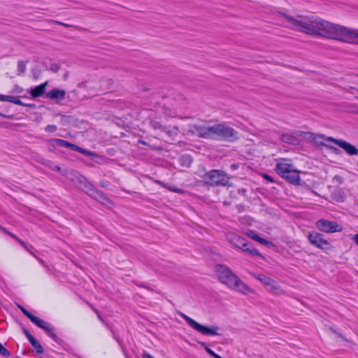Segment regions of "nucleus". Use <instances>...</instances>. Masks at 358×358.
Segmentation results:
<instances>
[{"label": "nucleus", "mask_w": 358, "mask_h": 358, "mask_svg": "<svg viewBox=\"0 0 358 358\" xmlns=\"http://www.w3.org/2000/svg\"><path fill=\"white\" fill-rule=\"evenodd\" d=\"M278 14L284 19L285 26L292 30L343 43H358V29L335 24L313 15L292 16L283 13Z\"/></svg>", "instance_id": "obj_1"}, {"label": "nucleus", "mask_w": 358, "mask_h": 358, "mask_svg": "<svg viewBox=\"0 0 358 358\" xmlns=\"http://www.w3.org/2000/svg\"><path fill=\"white\" fill-rule=\"evenodd\" d=\"M191 131L197 136L204 138L226 141H234L238 138V131L226 122L207 127L194 124L192 126Z\"/></svg>", "instance_id": "obj_2"}, {"label": "nucleus", "mask_w": 358, "mask_h": 358, "mask_svg": "<svg viewBox=\"0 0 358 358\" xmlns=\"http://www.w3.org/2000/svg\"><path fill=\"white\" fill-rule=\"evenodd\" d=\"M215 274L219 280L229 288L247 294L252 293L253 290L244 283L232 271L223 264H218L215 267Z\"/></svg>", "instance_id": "obj_3"}, {"label": "nucleus", "mask_w": 358, "mask_h": 358, "mask_svg": "<svg viewBox=\"0 0 358 358\" xmlns=\"http://www.w3.org/2000/svg\"><path fill=\"white\" fill-rule=\"evenodd\" d=\"M203 182L209 186H228L230 176L222 170L213 169L201 176Z\"/></svg>", "instance_id": "obj_4"}, {"label": "nucleus", "mask_w": 358, "mask_h": 358, "mask_svg": "<svg viewBox=\"0 0 358 358\" xmlns=\"http://www.w3.org/2000/svg\"><path fill=\"white\" fill-rule=\"evenodd\" d=\"M180 315L183 318L185 322L194 330L199 332L200 334L206 336H217L220 335L218 331L220 330L219 327L213 325L211 327H206L198 323L196 321L186 315L184 313H180Z\"/></svg>", "instance_id": "obj_5"}, {"label": "nucleus", "mask_w": 358, "mask_h": 358, "mask_svg": "<svg viewBox=\"0 0 358 358\" xmlns=\"http://www.w3.org/2000/svg\"><path fill=\"white\" fill-rule=\"evenodd\" d=\"M227 240L236 248L242 250L252 255H260L257 250L255 248L248 247V243L243 237L237 234L229 232L226 235Z\"/></svg>", "instance_id": "obj_6"}, {"label": "nucleus", "mask_w": 358, "mask_h": 358, "mask_svg": "<svg viewBox=\"0 0 358 358\" xmlns=\"http://www.w3.org/2000/svg\"><path fill=\"white\" fill-rule=\"evenodd\" d=\"M317 229L324 233L341 231L342 227L336 222L320 219L315 222Z\"/></svg>", "instance_id": "obj_7"}, {"label": "nucleus", "mask_w": 358, "mask_h": 358, "mask_svg": "<svg viewBox=\"0 0 358 358\" xmlns=\"http://www.w3.org/2000/svg\"><path fill=\"white\" fill-rule=\"evenodd\" d=\"M308 239L311 245L320 250H326L330 248L331 245L329 241L323 238V235L317 231L309 232Z\"/></svg>", "instance_id": "obj_8"}, {"label": "nucleus", "mask_w": 358, "mask_h": 358, "mask_svg": "<svg viewBox=\"0 0 358 358\" xmlns=\"http://www.w3.org/2000/svg\"><path fill=\"white\" fill-rule=\"evenodd\" d=\"M322 138L325 139L327 141L333 142L335 144L338 145L340 148L344 150V151L348 154L349 155H358V149H357L354 145L348 143L341 139H336L334 137L329 136L325 137L324 136H321Z\"/></svg>", "instance_id": "obj_9"}, {"label": "nucleus", "mask_w": 358, "mask_h": 358, "mask_svg": "<svg viewBox=\"0 0 358 358\" xmlns=\"http://www.w3.org/2000/svg\"><path fill=\"white\" fill-rule=\"evenodd\" d=\"M294 169V166L289 163L288 159H280L277 161L275 171L280 177L284 178L287 173Z\"/></svg>", "instance_id": "obj_10"}, {"label": "nucleus", "mask_w": 358, "mask_h": 358, "mask_svg": "<svg viewBox=\"0 0 358 358\" xmlns=\"http://www.w3.org/2000/svg\"><path fill=\"white\" fill-rule=\"evenodd\" d=\"M33 323H34L39 328L43 329L55 341L58 342L59 339L55 332L54 327L51 324L41 320L38 317H37Z\"/></svg>", "instance_id": "obj_11"}, {"label": "nucleus", "mask_w": 358, "mask_h": 358, "mask_svg": "<svg viewBox=\"0 0 358 358\" xmlns=\"http://www.w3.org/2000/svg\"><path fill=\"white\" fill-rule=\"evenodd\" d=\"M66 96V91L59 89H53L45 94V97L54 100L57 103L62 101Z\"/></svg>", "instance_id": "obj_12"}, {"label": "nucleus", "mask_w": 358, "mask_h": 358, "mask_svg": "<svg viewBox=\"0 0 358 358\" xmlns=\"http://www.w3.org/2000/svg\"><path fill=\"white\" fill-rule=\"evenodd\" d=\"M48 143L50 144V146L55 147V146H59V147H64L67 148L71 150H73V148H76L77 145L72 144L65 140L59 139V138H55L51 139L48 141Z\"/></svg>", "instance_id": "obj_13"}, {"label": "nucleus", "mask_w": 358, "mask_h": 358, "mask_svg": "<svg viewBox=\"0 0 358 358\" xmlns=\"http://www.w3.org/2000/svg\"><path fill=\"white\" fill-rule=\"evenodd\" d=\"M300 171L296 170V169L291 171L289 173H287L285 177L283 178L291 184L297 185L300 182Z\"/></svg>", "instance_id": "obj_14"}, {"label": "nucleus", "mask_w": 358, "mask_h": 358, "mask_svg": "<svg viewBox=\"0 0 358 358\" xmlns=\"http://www.w3.org/2000/svg\"><path fill=\"white\" fill-rule=\"evenodd\" d=\"M48 85V82L39 85L30 90V94L33 98H37L42 96L45 93V90Z\"/></svg>", "instance_id": "obj_15"}, {"label": "nucleus", "mask_w": 358, "mask_h": 358, "mask_svg": "<svg viewBox=\"0 0 358 358\" xmlns=\"http://www.w3.org/2000/svg\"><path fill=\"white\" fill-rule=\"evenodd\" d=\"M0 101L13 103L19 105V106H31V105H28V104H25V103H22L18 97L13 96H7V95L0 94Z\"/></svg>", "instance_id": "obj_16"}, {"label": "nucleus", "mask_w": 358, "mask_h": 358, "mask_svg": "<svg viewBox=\"0 0 358 358\" xmlns=\"http://www.w3.org/2000/svg\"><path fill=\"white\" fill-rule=\"evenodd\" d=\"M267 289L268 292L273 294L280 295L284 294L283 290L280 288V286L277 284L273 280L268 285Z\"/></svg>", "instance_id": "obj_17"}, {"label": "nucleus", "mask_w": 358, "mask_h": 358, "mask_svg": "<svg viewBox=\"0 0 358 358\" xmlns=\"http://www.w3.org/2000/svg\"><path fill=\"white\" fill-rule=\"evenodd\" d=\"M89 195L95 198L96 199L99 200L100 202L104 203V204H106L107 202H108V199L106 197H104L101 192L96 190V189H91L90 190V192H88Z\"/></svg>", "instance_id": "obj_18"}, {"label": "nucleus", "mask_w": 358, "mask_h": 358, "mask_svg": "<svg viewBox=\"0 0 358 358\" xmlns=\"http://www.w3.org/2000/svg\"><path fill=\"white\" fill-rule=\"evenodd\" d=\"M254 278L259 280L261 282H262L265 286H268V285H270L271 281L273 280L271 278L261 274V275H256L255 273H250Z\"/></svg>", "instance_id": "obj_19"}, {"label": "nucleus", "mask_w": 358, "mask_h": 358, "mask_svg": "<svg viewBox=\"0 0 358 358\" xmlns=\"http://www.w3.org/2000/svg\"><path fill=\"white\" fill-rule=\"evenodd\" d=\"M150 126L152 127V128H153L154 129L157 130V129H159V130H162L164 132H166L168 134H169V131H167L164 127H162V125L157 121H155V120H150Z\"/></svg>", "instance_id": "obj_20"}, {"label": "nucleus", "mask_w": 358, "mask_h": 358, "mask_svg": "<svg viewBox=\"0 0 358 358\" xmlns=\"http://www.w3.org/2000/svg\"><path fill=\"white\" fill-rule=\"evenodd\" d=\"M31 340H33V341H31V342H30V343L35 348L36 352L38 354L42 353L43 352V347L41 346V345L35 338H32Z\"/></svg>", "instance_id": "obj_21"}, {"label": "nucleus", "mask_w": 358, "mask_h": 358, "mask_svg": "<svg viewBox=\"0 0 358 358\" xmlns=\"http://www.w3.org/2000/svg\"><path fill=\"white\" fill-rule=\"evenodd\" d=\"M27 62H24L22 60H20L17 62V71H18V75L22 74L26 71V66H27Z\"/></svg>", "instance_id": "obj_22"}, {"label": "nucleus", "mask_w": 358, "mask_h": 358, "mask_svg": "<svg viewBox=\"0 0 358 358\" xmlns=\"http://www.w3.org/2000/svg\"><path fill=\"white\" fill-rule=\"evenodd\" d=\"M19 308L21 310V311L23 313V314L24 315H26L32 322H34L36 320V319L38 317L34 315L33 314H31V313H29L28 310H27L22 306H19Z\"/></svg>", "instance_id": "obj_23"}, {"label": "nucleus", "mask_w": 358, "mask_h": 358, "mask_svg": "<svg viewBox=\"0 0 358 358\" xmlns=\"http://www.w3.org/2000/svg\"><path fill=\"white\" fill-rule=\"evenodd\" d=\"M202 346H203L205 348V350L211 356H213V357L215 358H222L219 355L216 354L215 352H214L210 348H209L206 345V343H203L202 344Z\"/></svg>", "instance_id": "obj_24"}, {"label": "nucleus", "mask_w": 358, "mask_h": 358, "mask_svg": "<svg viewBox=\"0 0 358 358\" xmlns=\"http://www.w3.org/2000/svg\"><path fill=\"white\" fill-rule=\"evenodd\" d=\"M73 151H77V152L83 153V154H84V155H85L87 156H92V155H93V154L92 152H90V151L84 150L82 148H80L78 146H77L76 148H73Z\"/></svg>", "instance_id": "obj_25"}, {"label": "nucleus", "mask_w": 358, "mask_h": 358, "mask_svg": "<svg viewBox=\"0 0 358 358\" xmlns=\"http://www.w3.org/2000/svg\"><path fill=\"white\" fill-rule=\"evenodd\" d=\"M0 354L5 357H8L10 355V353L8 350H6L1 343H0Z\"/></svg>", "instance_id": "obj_26"}, {"label": "nucleus", "mask_w": 358, "mask_h": 358, "mask_svg": "<svg viewBox=\"0 0 358 358\" xmlns=\"http://www.w3.org/2000/svg\"><path fill=\"white\" fill-rule=\"evenodd\" d=\"M57 129V126L54 125V124H49V125L46 126L45 128V131L47 132H50V133H53V132L56 131Z\"/></svg>", "instance_id": "obj_27"}, {"label": "nucleus", "mask_w": 358, "mask_h": 358, "mask_svg": "<svg viewBox=\"0 0 358 358\" xmlns=\"http://www.w3.org/2000/svg\"><path fill=\"white\" fill-rule=\"evenodd\" d=\"M50 71L54 72V73H57L59 71L60 69V66L57 64H52L50 66Z\"/></svg>", "instance_id": "obj_28"}, {"label": "nucleus", "mask_w": 358, "mask_h": 358, "mask_svg": "<svg viewBox=\"0 0 358 358\" xmlns=\"http://www.w3.org/2000/svg\"><path fill=\"white\" fill-rule=\"evenodd\" d=\"M246 235L255 241L257 236H258L254 231L252 230H249L248 231H247Z\"/></svg>", "instance_id": "obj_29"}, {"label": "nucleus", "mask_w": 358, "mask_h": 358, "mask_svg": "<svg viewBox=\"0 0 358 358\" xmlns=\"http://www.w3.org/2000/svg\"><path fill=\"white\" fill-rule=\"evenodd\" d=\"M255 241L263 244V245H268L270 243L269 241H268L267 240H266L263 238L259 237V236H257Z\"/></svg>", "instance_id": "obj_30"}, {"label": "nucleus", "mask_w": 358, "mask_h": 358, "mask_svg": "<svg viewBox=\"0 0 358 358\" xmlns=\"http://www.w3.org/2000/svg\"><path fill=\"white\" fill-rule=\"evenodd\" d=\"M263 178H265L266 180H268L269 182H274L273 179L270 176H268V174H263Z\"/></svg>", "instance_id": "obj_31"}, {"label": "nucleus", "mask_w": 358, "mask_h": 358, "mask_svg": "<svg viewBox=\"0 0 358 358\" xmlns=\"http://www.w3.org/2000/svg\"><path fill=\"white\" fill-rule=\"evenodd\" d=\"M24 334H25V335H26V336H27V338H28V340H29V342H31V341H32L31 339H32V338H34L33 336H31V334H30L27 331H24Z\"/></svg>", "instance_id": "obj_32"}, {"label": "nucleus", "mask_w": 358, "mask_h": 358, "mask_svg": "<svg viewBox=\"0 0 358 358\" xmlns=\"http://www.w3.org/2000/svg\"><path fill=\"white\" fill-rule=\"evenodd\" d=\"M51 169L58 172L61 171L60 167L57 165H53L52 166H51Z\"/></svg>", "instance_id": "obj_33"}, {"label": "nucleus", "mask_w": 358, "mask_h": 358, "mask_svg": "<svg viewBox=\"0 0 358 358\" xmlns=\"http://www.w3.org/2000/svg\"><path fill=\"white\" fill-rule=\"evenodd\" d=\"M17 242L21 245H22L24 248L27 249V244L25 243V242H24L23 241H22L21 239H19L17 241Z\"/></svg>", "instance_id": "obj_34"}, {"label": "nucleus", "mask_w": 358, "mask_h": 358, "mask_svg": "<svg viewBox=\"0 0 358 358\" xmlns=\"http://www.w3.org/2000/svg\"><path fill=\"white\" fill-rule=\"evenodd\" d=\"M55 22L58 24H60V25H62L64 27H71L70 25H69L67 24H65V23H63V22H58V21H55Z\"/></svg>", "instance_id": "obj_35"}, {"label": "nucleus", "mask_w": 358, "mask_h": 358, "mask_svg": "<svg viewBox=\"0 0 358 358\" xmlns=\"http://www.w3.org/2000/svg\"><path fill=\"white\" fill-rule=\"evenodd\" d=\"M352 240L358 245V234L353 236Z\"/></svg>", "instance_id": "obj_36"}, {"label": "nucleus", "mask_w": 358, "mask_h": 358, "mask_svg": "<svg viewBox=\"0 0 358 358\" xmlns=\"http://www.w3.org/2000/svg\"><path fill=\"white\" fill-rule=\"evenodd\" d=\"M169 189L173 192H180V190H179L177 188H173V187H169Z\"/></svg>", "instance_id": "obj_37"}, {"label": "nucleus", "mask_w": 358, "mask_h": 358, "mask_svg": "<svg viewBox=\"0 0 358 358\" xmlns=\"http://www.w3.org/2000/svg\"><path fill=\"white\" fill-rule=\"evenodd\" d=\"M0 116L3 117H7V118H11L13 117V115H6L2 114L1 113H0Z\"/></svg>", "instance_id": "obj_38"}, {"label": "nucleus", "mask_w": 358, "mask_h": 358, "mask_svg": "<svg viewBox=\"0 0 358 358\" xmlns=\"http://www.w3.org/2000/svg\"><path fill=\"white\" fill-rule=\"evenodd\" d=\"M36 259L38 260V262H39L41 264H43V266H45V262H43V259H40V258H38V257H36Z\"/></svg>", "instance_id": "obj_39"}, {"label": "nucleus", "mask_w": 358, "mask_h": 358, "mask_svg": "<svg viewBox=\"0 0 358 358\" xmlns=\"http://www.w3.org/2000/svg\"><path fill=\"white\" fill-rule=\"evenodd\" d=\"M327 147L335 152L338 150L336 148H334L333 146L327 145Z\"/></svg>", "instance_id": "obj_40"}, {"label": "nucleus", "mask_w": 358, "mask_h": 358, "mask_svg": "<svg viewBox=\"0 0 358 358\" xmlns=\"http://www.w3.org/2000/svg\"><path fill=\"white\" fill-rule=\"evenodd\" d=\"M6 232L7 234H8L13 238V237H15V235L13 234L10 233V232H8V231H6Z\"/></svg>", "instance_id": "obj_41"}, {"label": "nucleus", "mask_w": 358, "mask_h": 358, "mask_svg": "<svg viewBox=\"0 0 358 358\" xmlns=\"http://www.w3.org/2000/svg\"><path fill=\"white\" fill-rule=\"evenodd\" d=\"M55 147H52V146H50V144L48 143V149L51 151H52L54 150Z\"/></svg>", "instance_id": "obj_42"}, {"label": "nucleus", "mask_w": 358, "mask_h": 358, "mask_svg": "<svg viewBox=\"0 0 358 358\" xmlns=\"http://www.w3.org/2000/svg\"><path fill=\"white\" fill-rule=\"evenodd\" d=\"M13 238L15 240H16L17 241L20 239L18 237H17L15 235V237H13Z\"/></svg>", "instance_id": "obj_43"}, {"label": "nucleus", "mask_w": 358, "mask_h": 358, "mask_svg": "<svg viewBox=\"0 0 358 358\" xmlns=\"http://www.w3.org/2000/svg\"><path fill=\"white\" fill-rule=\"evenodd\" d=\"M157 183L160 184V185H162V182H159V181H157Z\"/></svg>", "instance_id": "obj_44"}, {"label": "nucleus", "mask_w": 358, "mask_h": 358, "mask_svg": "<svg viewBox=\"0 0 358 358\" xmlns=\"http://www.w3.org/2000/svg\"><path fill=\"white\" fill-rule=\"evenodd\" d=\"M30 254H31L32 256H34V254L32 252H30Z\"/></svg>", "instance_id": "obj_45"}, {"label": "nucleus", "mask_w": 358, "mask_h": 358, "mask_svg": "<svg viewBox=\"0 0 358 358\" xmlns=\"http://www.w3.org/2000/svg\"><path fill=\"white\" fill-rule=\"evenodd\" d=\"M30 254H31L32 256H34V254L32 252H30Z\"/></svg>", "instance_id": "obj_46"}, {"label": "nucleus", "mask_w": 358, "mask_h": 358, "mask_svg": "<svg viewBox=\"0 0 358 358\" xmlns=\"http://www.w3.org/2000/svg\"><path fill=\"white\" fill-rule=\"evenodd\" d=\"M30 254H31L32 256H34V254L32 252H30Z\"/></svg>", "instance_id": "obj_47"}, {"label": "nucleus", "mask_w": 358, "mask_h": 358, "mask_svg": "<svg viewBox=\"0 0 358 358\" xmlns=\"http://www.w3.org/2000/svg\"><path fill=\"white\" fill-rule=\"evenodd\" d=\"M30 254H31L32 256H34V254L32 252H30Z\"/></svg>", "instance_id": "obj_48"}, {"label": "nucleus", "mask_w": 358, "mask_h": 358, "mask_svg": "<svg viewBox=\"0 0 358 358\" xmlns=\"http://www.w3.org/2000/svg\"><path fill=\"white\" fill-rule=\"evenodd\" d=\"M357 98H358V96H357Z\"/></svg>", "instance_id": "obj_49"}]
</instances>
